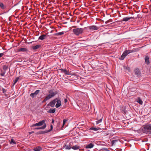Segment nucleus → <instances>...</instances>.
<instances>
[{"label":"nucleus","mask_w":151,"mask_h":151,"mask_svg":"<svg viewBox=\"0 0 151 151\" xmlns=\"http://www.w3.org/2000/svg\"><path fill=\"white\" fill-rule=\"evenodd\" d=\"M136 101L141 105H142V101L139 97L138 98Z\"/></svg>","instance_id":"nucleus-18"},{"label":"nucleus","mask_w":151,"mask_h":151,"mask_svg":"<svg viewBox=\"0 0 151 151\" xmlns=\"http://www.w3.org/2000/svg\"><path fill=\"white\" fill-rule=\"evenodd\" d=\"M46 124H44L43 126L41 127H40L37 128H36V129H44L45 128H46Z\"/></svg>","instance_id":"nucleus-22"},{"label":"nucleus","mask_w":151,"mask_h":151,"mask_svg":"<svg viewBox=\"0 0 151 151\" xmlns=\"http://www.w3.org/2000/svg\"><path fill=\"white\" fill-rule=\"evenodd\" d=\"M8 66L6 65H3V69L4 71H6L8 69Z\"/></svg>","instance_id":"nucleus-27"},{"label":"nucleus","mask_w":151,"mask_h":151,"mask_svg":"<svg viewBox=\"0 0 151 151\" xmlns=\"http://www.w3.org/2000/svg\"><path fill=\"white\" fill-rule=\"evenodd\" d=\"M56 102H57V104L55 105V107L56 108H58L61 105V102L60 100L58 98L56 100Z\"/></svg>","instance_id":"nucleus-10"},{"label":"nucleus","mask_w":151,"mask_h":151,"mask_svg":"<svg viewBox=\"0 0 151 151\" xmlns=\"http://www.w3.org/2000/svg\"><path fill=\"white\" fill-rule=\"evenodd\" d=\"M16 143L15 142L14 140L13 139H11L10 142L11 144H15Z\"/></svg>","instance_id":"nucleus-31"},{"label":"nucleus","mask_w":151,"mask_h":151,"mask_svg":"<svg viewBox=\"0 0 151 151\" xmlns=\"http://www.w3.org/2000/svg\"><path fill=\"white\" fill-rule=\"evenodd\" d=\"M68 101L67 99H65L64 100V102L65 103H66Z\"/></svg>","instance_id":"nucleus-40"},{"label":"nucleus","mask_w":151,"mask_h":151,"mask_svg":"<svg viewBox=\"0 0 151 151\" xmlns=\"http://www.w3.org/2000/svg\"><path fill=\"white\" fill-rule=\"evenodd\" d=\"M47 100V97H46L45 99V100Z\"/></svg>","instance_id":"nucleus-45"},{"label":"nucleus","mask_w":151,"mask_h":151,"mask_svg":"<svg viewBox=\"0 0 151 151\" xmlns=\"http://www.w3.org/2000/svg\"><path fill=\"white\" fill-rule=\"evenodd\" d=\"M94 145L93 144L91 143L87 145L86 147V148L87 149L91 148L94 146Z\"/></svg>","instance_id":"nucleus-14"},{"label":"nucleus","mask_w":151,"mask_h":151,"mask_svg":"<svg viewBox=\"0 0 151 151\" xmlns=\"http://www.w3.org/2000/svg\"><path fill=\"white\" fill-rule=\"evenodd\" d=\"M40 91V90H37L34 93H31L30 96L32 98H33L39 93Z\"/></svg>","instance_id":"nucleus-8"},{"label":"nucleus","mask_w":151,"mask_h":151,"mask_svg":"<svg viewBox=\"0 0 151 151\" xmlns=\"http://www.w3.org/2000/svg\"><path fill=\"white\" fill-rule=\"evenodd\" d=\"M51 1H49L50 4H49V5H48H48H50V4H51Z\"/></svg>","instance_id":"nucleus-46"},{"label":"nucleus","mask_w":151,"mask_h":151,"mask_svg":"<svg viewBox=\"0 0 151 151\" xmlns=\"http://www.w3.org/2000/svg\"><path fill=\"white\" fill-rule=\"evenodd\" d=\"M51 22L50 21H48V24H49V25L51 24Z\"/></svg>","instance_id":"nucleus-42"},{"label":"nucleus","mask_w":151,"mask_h":151,"mask_svg":"<svg viewBox=\"0 0 151 151\" xmlns=\"http://www.w3.org/2000/svg\"><path fill=\"white\" fill-rule=\"evenodd\" d=\"M108 21H106V22H105V23H106H106H108Z\"/></svg>","instance_id":"nucleus-47"},{"label":"nucleus","mask_w":151,"mask_h":151,"mask_svg":"<svg viewBox=\"0 0 151 151\" xmlns=\"http://www.w3.org/2000/svg\"><path fill=\"white\" fill-rule=\"evenodd\" d=\"M72 148L74 150H77L79 149L80 147L78 145H75L72 147Z\"/></svg>","instance_id":"nucleus-19"},{"label":"nucleus","mask_w":151,"mask_h":151,"mask_svg":"<svg viewBox=\"0 0 151 151\" xmlns=\"http://www.w3.org/2000/svg\"><path fill=\"white\" fill-rule=\"evenodd\" d=\"M4 55V53H0V58L1 57Z\"/></svg>","instance_id":"nucleus-39"},{"label":"nucleus","mask_w":151,"mask_h":151,"mask_svg":"<svg viewBox=\"0 0 151 151\" xmlns=\"http://www.w3.org/2000/svg\"><path fill=\"white\" fill-rule=\"evenodd\" d=\"M49 94L48 95V99L54 97L58 93V92L56 91L50 90L49 91Z\"/></svg>","instance_id":"nucleus-3"},{"label":"nucleus","mask_w":151,"mask_h":151,"mask_svg":"<svg viewBox=\"0 0 151 151\" xmlns=\"http://www.w3.org/2000/svg\"><path fill=\"white\" fill-rule=\"evenodd\" d=\"M143 130L148 134H151V124H149L144 126Z\"/></svg>","instance_id":"nucleus-1"},{"label":"nucleus","mask_w":151,"mask_h":151,"mask_svg":"<svg viewBox=\"0 0 151 151\" xmlns=\"http://www.w3.org/2000/svg\"><path fill=\"white\" fill-rule=\"evenodd\" d=\"M34 133V132L33 131H32V132H29V134H30L33 133Z\"/></svg>","instance_id":"nucleus-43"},{"label":"nucleus","mask_w":151,"mask_h":151,"mask_svg":"<svg viewBox=\"0 0 151 151\" xmlns=\"http://www.w3.org/2000/svg\"><path fill=\"white\" fill-rule=\"evenodd\" d=\"M54 119H52V121L51 123L53 124L54 123Z\"/></svg>","instance_id":"nucleus-44"},{"label":"nucleus","mask_w":151,"mask_h":151,"mask_svg":"<svg viewBox=\"0 0 151 151\" xmlns=\"http://www.w3.org/2000/svg\"><path fill=\"white\" fill-rule=\"evenodd\" d=\"M102 120V118H101L99 120H98L96 122V124H98L99 123H100V122H101Z\"/></svg>","instance_id":"nucleus-30"},{"label":"nucleus","mask_w":151,"mask_h":151,"mask_svg":"<svg viewBox=\"0 0 151 151\" xmlns=\"http://www.w3.org/2000/svg\"><path fill=\"white\" fill-rule=\"evenodd\" d=\"M83 28H77L73 29V31L75 34L76 35H78L83 33Z\"/></svg>","instance_id":"nucleus-2"},{"label":"nucleus","mask_w":151,"mask_h":151,"mask_svg":"<svg viewBox=\"0 0 151 151\" xmlns=\"http://www.w3.org/2000/svg\"><path fill=\"white\" fill-rule=\"evenodd\" d=\"M128 54H129L132 52H134L137 51L136 49H134L130 50H127Z\"/></svg>","instance_id":"nucleus-17"},{"label":"nucleus","mask_w":151,"mask_h":151,"mask_svg":"<svg viewBox=\"0 0 151 151\" xmlns=\"http://www.w3.org/2000/svg\"><path fill=\"white\" fill-rule=\"evenodd\" d=\"M135 74L137 76H138L139 75V71L138 69H136L135 70Z\"/></svg>","instance_id":"nucleus-28"},{"label":"nucleus","mask_w":151,"mask_h":151,"mask_svg":"<svg viewBox=\"0 0 151 151\" xmlns=\"http://www.w3.org/2000/svg\"><path fill=\"white\" fill-rule=\"evenodd\" d=\"M55 111V109H50L48 112L49 113H54Z\"/></svg>","instance_id":"nucleus-20"},{"label":"nucleus","mask_w":151,"mask_h":151,"mask_svg":"<svg viewBox=\"0 0 151 151\" xmlns=\"http://www.w3.org/2000/svg\"><path fill=\"white\" fill-rule=\"evenodd\" d=\"M33 150L35 151H40L42 150V148L38 146L35 148Z\"/></svg>","instance_id":"nucleus-16"},{"label":"nucleus","mask_w":151,"mask_h":151,"mask_svg":"<svg viewBox=\"0 0 151 151\" xmlns=\"http://www.w3.org/2000/svg\"><path fill=\"white\" fill-rule=\"evenodd\" d=\"M47 34H42L40 36L38 39L39 40H43L44 39H45L47 38Z\"/></svg>","instance_id":"nucleus-9"},{"label":"nucleus","mask_w":151,"mask_h":151,"mask_svg":"<svg viewBox=\"0 0 151 151\" xmlns=\"http://www.w3.org/2000/svg\"><path fill=\"white\" fill-rule=\"evenodd\" d=\"M19 79V77H17L15 80H14L13 82V85H14L17 82Z\"/></svg>","instance_id":"nucleus-26"},{"label":"nucleus","mask_w":151,"mask_h":151,"mask_svg":"<svg viewBox=\"0 0 151 151\" xmlns=\"http://www.w3.org/2000/svg\"><path fill=\"white\" fill-rule=\"evenodd\" d=\"M55 31V30L54 29L50 30V32L51 33H52V32H53V31Z\"/></svg>","instance_id":"nucleus-41"},{"label":"nucleus","mask_w":151,"mask_h":151,"mask_svg":"<svg viewBox=\"0 0 151 151\" xmlns=\"http://www.w3.org/2000/svg\"><path fill=\"white\" fill-rule=\"evenodd\" d=\"M64 33V32H61L57 33H55L54 34V35L56 36H60L63 35Z\"/></svg>","instance_id":"nucleus-23"},{"label":"nucleus","mask_w":151,"mask_h":151,"mask_svg":"<svg viewBox=\"0 0 151 151\" xmlns=\"http://www.w3.org/2000/svg\"><path fill=\"white\" fill-rule=\"evenodd\" d=\"M62 73H64L66 75H69L70 74L69 71L67 70L66 69H60Z\"/></svg>","instance_id":"nucleus-11"},{"label":"nucleus","mask_w":151,"mask_h":151,"mask_svg":"<svg viewBox=\"0 0 151 151\" xmlns=\"http://www.w3.org/2000/svg\"><path fill=\"white\" fill-rule=\"evenodd\" d=\"M47 8V6L46 7V8Z\"/></svg>","instance_id":"nucleus-48"},{"label":"nucleus","mask_w":151,"mask_h":151,"mask_svg":"<svg viewBox=\"0 0 151 151\" xmlns=\"http://www.w3.org/2000/svg\"><path fill=\"white\" fill-rule=\"evenodd\" d=\"M128 52L127 50L124 51L121 56V57L119 58L120 60H122L124 59L125 57L128 54Z\"/></svg>","instance_id":"nucleus-5"},{"label":"nucleus","mask_w":151,"mask_h":151,"mask_svg":"<svg viewBox=\"0 0 151 151\" xmlns=\"http://www.w3.org/2000/svg\"><path fill=\"white\" fill-rule=\"evenodd\" d=\"M133 19V18L132 17H124L123 18V19H122V21H123L127 22L131 19Z\"/></svg>","instance_id":"nucleus-13"},{"label":"nucleus","mask_w":151,"mask_h":151,"mask_svg":"<svg viewBox=\"0 0 151 151\" xmlns=\"http://www.w3.org/2000/svg\"><path fill=\"white\" fill-rule=\"evenodd\" d=\"M65 148L66 149H68V150H69V149H70L71 148H72V147H71L69 145H66L65 146Z\"/></svg>","instance_id":"nucleus-29"},{"label":"nucleus","mask_w":151,"mask_h":151,"mask_svg":"<svg viewBox=\"0 0 151 151\" xmlns=\"http://www.w3.org/2000/svg\"><path fill=\"white\" fill-rule=\"evenodd\" d=\"M5 73V72H4L3 73H1L0 74L1 76H4Z\"/></svg>","instance_id":"nucleus-37"},{"label":"nucleus","mask_w":151,"mask_h":151,"mask_svg":"<svg viewBox=\"0 0 151 151\" xmlns=\"http://www.w3.org/2000/svg\"><path fill=\"white\" fill-rule=\"evenodd\" d=\"M41 46V45H37L36 46H33L32 47V48L33 50H36L38 48H39Z\"/></svg>","instance_id":"nucleus-21"},{"label":"nucleus","mask_w":151,"mask_h":151,"mask_svg":"<svg viewBox=\"0 0 151 151\" xmlns=\"http://www.w3.org/2000/svg\"><path fill=\"white\" fill-rule=\"evenodd\" d=\"M45 121L44 120H43L42 121H41L39 122L36 123L35 124H34L32 125V127H35L37 126H40L43 124L45 123Z\"/></svg>","instance_id":"nucleus-7"},{"label":"nucleus","mask_w":151,"mask_h":151,"mask_svg":"<svg viewBox=\"0 0 151 151\" xmlns=\"http://www.w3.org/2000/svg\"><path fill=\"white\" fill-rule=\"evenodd\" d=\"M90 129L91 130H94V131H97L99 130V128H97L96 127H91Z\"/></svg>","instance_id":"nucleus-25"},{"label":"nucleus","mask_w":151,"mask_h":151,"mask_svg":"<svg viewBox=\"0 0 151 151\" xmlns=\"http://www.w3.org/2000/svg\"><path fill=\"white\" fill-rule=\"evenodd\" d=\"M150 11H151V9H150Z\"/></svg>","instance_id":"nucleus-49"},{"label":"nucleus","mask_w":151,"mask_h":151,"mask_svg":"<svg viewBox=\"0 0 151 151\" xmlns=\"http://www.w3.org/2000/svg\"><path fill=\"white\" fill-rule=\"evenodd\" d=\"M50 129L48 130V132H50L52 131L53 129V126L52 125H51L50 126Z\"/></svg>","instance_id":"nucleus-33"},{"label":"nucleus","mask_w":151,"mask_h":151,"mask_svg":"<svg viewBox=\"0 0 151 151\" xmlns=\"http://www.w3.org/2000/svg\"><path fill=\"white\" fill-rule=\"evenodd\" d=\"M27 51V49L26 48H21L18 50V52H25Z\"/></svg>","instance_id":"nucleus-15"},{"label":"nucleus","mask_w":151,"mask_h":151,"mask_svg":"<svg viewBox=\"0 0 151 151\" xmlns=\"http://www.w3.org/2000/svg\"><path fill=\"white\" fill-rule=\"evenodd\" d=\"M52 28H53V27H51L50 26H49V27H48V31H49L50 32Z\"/></svg>","instance_id":"nucleus-35"},{"label":"nucleus","mask_w":151,"mask_h":151,"mask_svg":"<svg viewBox=\"0 0 151 151\" xmlns=\"http://www.w3.org/2000/svg\"><path fill=\"white\" fill-rule=\"evenodd\" d=\"M118 141L117 139L113 140L111 141V144L112 146H114L115 145V144Z\"/></svg>","instance_id":"nucleus-24"},{"label":"nucleus","mask_w":151,"mask_h":151,"mask_svg":"<svg viewBox=\"0 0 151 151\" xmlns=\"http://www.w3.org/2000/svg\"><path fill=\"white\" fill-rule=\"evenodd\" d=\"M103 151H109V150L107 148H102Z\"/></svg>","instance_id":"nucleus-34"},{"label":"nucleus","mask_w":151,"mask_h":151,"mask_svg":"<svg viewBox=\"0 0 151 151\" xmlns=\"http://www.w3.org/2000/svg\"><path fill=\"white\" fill-rule=\"evenodd\" d=\"M145 63L147 65L150 64L149 58L148 56H145Z\"/></svg>","instance_id":"nucleus-12"},{"label":"nucleus","mask_w":151,"mask_h":151,"mask_svg":"<svg viewBox=\"0 0 151 151\" xmlns=\"http://www.w3.org/2000/svg\"><path fill=\"white\" fill-rule=\"evenodd\" d=\"M2 91H3V93H4L6 92V90L4 88H3Z\"/></svg>","instance_id":"nucleus-38"},{"label":"nucleus","mask_w":151,"mask_h":151,"mask_svg":"<svg viewBox=\"0 0 151 151\" xmlns=\"http://www.w3.org/2000/svg\"><path fill=\"white\" fill-rule=\"evenodd\" d=\"M57 99V98H56L48 104V106H50L52 107H54L55 104L56 103V100Z\"/></svg>","instance_id":"nucleus-6"},{"label":"nucleus","mask_w":151,"mask_h":151,"mask_svg":"<svg viewBox=\"0 0 151 151\" xmlns=\"http://www.w3.org/2000/svg\"><path fill=\"white\" fill-rule=\"evenodd\" d=\"M0 6L3 9H5L4 5L3 3H0Z\"/></svg>","instance_id":"nucleus-32"},{"label":"nucleus","mask_w":151,"mask_h":151,"mask_svg":"<svg viewBox=\"0 0 151 151\" xmlns=\"http://www.w3.org/2000/svg\"><path fill=\"white\" fill-rule=\"evenodd\" d=\"M87 28L89 31L92 32L98 30L99 29V27L95 25H91L88 27Z\"/></svg>","instance_id":"nucleus-4"},{"label":"nucleus","mask_w":151,"mask_h":151,"mask_svg":"<svg viewBox=\"0 0 151 151\" xmlns=\"http://www.w3.org/2000/svg\"><path fill=\"white\" fill-rule=\"evenodd\" d=\"M67 121V120L65 119H64L63 121V126H64L66 122Z\"/></svg>","instance_id":"nucleus-36"}]
</instances>
